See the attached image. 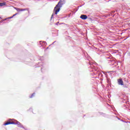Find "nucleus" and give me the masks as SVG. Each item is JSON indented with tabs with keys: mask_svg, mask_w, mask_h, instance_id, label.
<instances>
[{
	"mask_svg": "<svg viewBox=\"0 0 130 130\" xmlns=\"http://www.w3.org/2000/svg\"><path fill=\"white\" fill-rule=\"evenodd\" d=\"M64 4V0H60L55 7L54 9V12H55V15H57V13L60 11V8L62 7V5Z\"/></svg>",
	"mask_w": 130,
	"mask_h": 130,
	"instance_id": "nucleus-1",
	"label": "nucleus"
},
{
	"mask_svg": "<svg viewBox=\"0 0 130 130\" xmlns=\"http://www.w3.org/2000/svg\"><path fill=\"white\" fill-rule=\"evenodd\" d=\"M10 120H12V119H10L7 122L4 124V125H9V124H17V125H19V127H22L23 126L22 124L18 121H16V123H15L14 121H10Z\"/></svg>",
	"mask_w": 130,
	"mask_h": 130,
	"instance_id": "nucleus-2",
	"label": "nucleus"
},
{
	"mask_svg": "<svg viewBox=\"0 0 130 130\" xmlns=\"http://www.w3.org/2000/svg\"><path fill=\"white\" fill-rule=\"evenodd\" d=\"M117 82L119 85H121V86H123V81H122V79H119L117 80Z\"/></svg>",
	"mask_w": 130,
	"mask_h": 130,
	"instance_id": "nucleus-3",
	"label": "nucleus"
},
{
	"mask_svg": "<svg viewBox=\"0 0 130 130\" xmlns=\"http://www.w3.org/2000/svg\"><path fill=\"white\" fill-rule=\"evenodd\" d=\"M17 12H23L24 11H27V9H20V8H15Z\"/></svg>",
	"mask_w": 130,
	"mask_h": 130,
	"instance_id": "nucleus-4",
	"label": "nucleus"
},
{
	"mask_svg": "<svg viewBox=\"0 0 130 130\" xmlns=\"http://www.w3.org/2000/svg\"><path fill=\"white\" fill-rule=\"evenodd\" d=\"M80 18L82 20H86V19L88 18V16H87L86 15H81Z\"/></svg>",
	"mask_w": 130,
	"mask_h": 130,
	"instance_id": "nucleus-5",
	"label": "nucleus"
},
{
	"mask_svg": "<svg viewBox=\"0 0 130 130\" xmlns=\"http://www.w3.org/2000/svg\"><path fill=\"white\" fill-rule=\"evenodd\" d=\"M3 6H6V3H0V7H3Z\"/></svg>",
	"mask_w": 130,
	"mask_h": 130,
	"instance_id": "nucleus-6",
	"label": "nucleus"
},
{
	"mask_svg": "<svg viewBox=\"0 0 130 130\" xmlns=\"http://www.w3.org/2000/svg\"><path fill=\"white\" fill-rule=\"evenodd\" d=\"M34 95H35V93L34 92V93L31 95V96L29 97V98H32V97L34 96Z\"/></svg>",
	"mask_w": 130,
	"mask_h": 130,
	"instance_id": "nucleus-7",
	"label": "nucleus"
},
{
	"mask_svg": "<svg viewBox=\"0 0 130 130\" xmlns=\"http://www.w3.org/2000/svg\"><path fill=\"white\" fill-rule=\"evenodd\" d=\"M16 15H18V13H16L15 14H14L12 17H15V16H16Z\"/></svg>",
	"mask_w": 130,
	"mask_h": 130,
	"instance_id": "nucleus-8",
	"label": "nucleus"
},
{
	"mask_svg": "<svg viewBox=\"0 0 130 130\" xmlns=\"http://www.w3.org/2000/svg\"><path fill=\"white\" fill-rule=\"evenodd\" d=\"M13 16L9 18V19H12V18H13Z\"/></svg>",
	"mask_w": 130,
	"mask_h": 130,
	"instance_id": "nucleus-9",
	"label": "nucleus"
}]
</instances>
